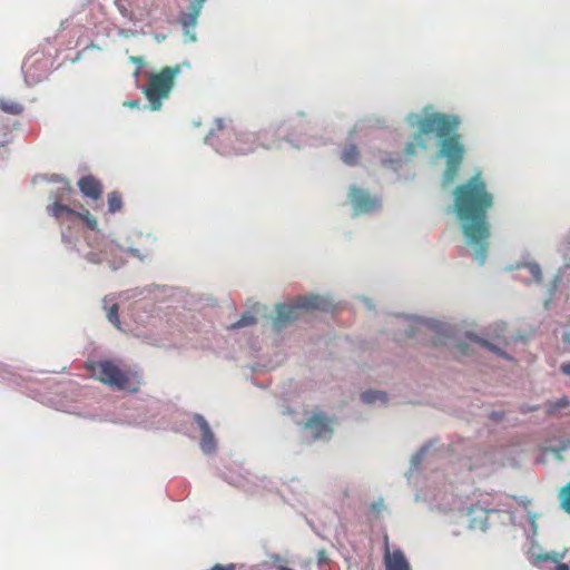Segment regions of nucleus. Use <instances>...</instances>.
Segmentation results:
<instances>
[{
    "instance_id": "26",
    "label": "nucleus",
    "mask_w": 570,
    "mask_h": 570,
    "mask_svg": "<svg viewBox=\"0 0 570 570\" xmlns=\"http://www.w3.org/2000/svg\"><path fill=\"white\" fill-rule=\"evenodd\" d=\"M235 568L236 567L234 563H228V564L217 563L210 570H235Z\"/></svg>"
},
{
    "instance_id": "32",
    "label": "nucleus",
    "mask_w": 570,
    "mask_h": 570,
    "mask_svg": "<svg viewBox=\"0 0 570 570\" xmlns=\"http://www.w3.org/2000/svg\"><path fill=\"white\" fill-rule=\"evenodd\" d=\"M126 105L129 106V107H137L138 106V101L137 100H131V101L126 102Z\"/></svg>"
},
{
    "instance_id": "14",
    "label": "nucleus",
    "mask_w": 570,
    "mask_h": 570,
    "mask_svg": "<svg viewBox=\"0 0 570 570\" xmlns=\"http://www.w3.org/2000/svg\"><path fill=\"white\" fill-rule=\"evenodd\" d=\"M110 299L108 297L104 298V308L106 309V316L108 321L117 328H121V322L119 317V306L117 303H112L108 305Z\"/></svg>"
},
{
    "instance_id": "11",
    "label": "nucleus",
    "mask_w": 570,
    "mask_h": 570,
    "mask_svg": "<svg viewBox=\"0 0 570 570\" xmlns=\"http://www.w3.org/2000/svg\"><path fill=\"white\" fill-rule=\"evenodd\" d=\"M206 0H194L191 1L188 12L181 13L179 21L183 27L194 28L197 24L198 17L200 14L202 8Z\"/></svg>"
},
{
    "instance_id": "31",
    "label": "nucleus",
    "mask_w": 570,
    "mask_h": 570,
    "mask_svg": "<svg viewBox=\"0 0 570 570\" xmlns=\"http://www.w3.org/2000/svg\"><path fill=\"white\" fill-rule=\"evenodd\" d=\"M62 189L66 190L68 194H70L72 191V188H71L69 181H66V187H63Z\"/></svg>"
},
{
    "instance_id": "20",
    "label": "nucleus",
    "mask_w": 570,
    "mask_h": 570,
    "mask_svg": "<svg viewBox=\"0 0 570 570\" xmlns=\"http://www.w3.org/2000/svg\"><path fill=\"white\" fill-rule=\"evenodd\" d=\"M558 498L561 509L570 514V481L560 489Z\"/></svg>"
},
{
    "instance_id": "8",
    "label": "nucleus",
    "mask_w": 570,
    "mask_h": 570,
    "mask_svg": "<svg viewBox=\"0 0 570 570\" xmlns=\"http://www.w3.org/2000/svg\"><path fill=\"white\" fill-rule=\"evenodd\" d=\"M333 421L323 413H314L305 423L304 429L311 431L314 439L328 438Z\"/></svg>"
},
{
    "instance_id": "33",
    "label": "nucleus",
    "mask_w": 570,
    "mask_h": 570,
    "mask_svg": "<svg viewBox=\"0 0 570 570\" xmlns=\"http://www.w3.org/2000/svg\"><path fill=\"white\" fill-rule=\"evenodd\" d=\"M277 570H294V569H292V568H289V567H286V566H283V564H279V566L277 567Z\"/></svg>"
},
{
    "instance_id": "3",
    "label": "nucleus",
    "mask_w": 570,
    "mask_h": 570,
    "mask_svg": "<svg viewBox=\"0 0 570 570\" xmlns=\"http://www.w3.org/2000/svg\"><path fill=\"white\" fill-rule=\"evenodd\" d=\"M181 72V66H166L158 72L148 76L142 92L149 102V108L157 111L161 108L163 101L170 96L175 86L176 77Z\"/></svg>"
},
{
    "instance_id": "18",
    "label": "nucleus",
    "mask_w": 570,
    "mask_h": 570,
    "mask_svg": "<svg viewBox=\"0 0 570 570\" xmlns=\"http://www.w3.org/2000/svg\"><path fill=\"white\" fill-rule=\"evenodd\" d=\"M468 337L470 341L479 344L480 346L482 347H485L490 351H492L493 353L500 355V356H503V357H508L501 348H499L495 344L491 343L490 341L485 340V338H482L475 334H472V333H468Z\"/></svg>"
},
{
    "instance_id": "35",
    "label": "nucleus",
    "mask_w": 570,
    "mask_h": 570,
    "mask_svg": "<svg viewBox=\"0 0 570 570\" xmlns=\"http://www.w3.org/2000/svg\"><path fill=\"white\" fill-rule=\"evenodd\" d=\"M564 342L570 344V332L566 334Z\"/></svg>"
},
{
    "instance_id": "4",
    "label": "nucleus",
    "mask_w": 570,
    "mask_h": 570,
    "mask_svg": "<svg viewBox=\"0 0 570 570\" xmlns=\"http://www.w3.org/2000/svg\"><path fill=\"white\" fill-rule=\"evenodd\" d=\"M88 368L97 374V379L117 390L136 393L140 386L139 375L129 370H124L112 361H99L91 363Z\"/></svg>"
},
{
    "instance_id": "7",
    "label": "nucleus",
    "mask_w": 570,
    "mask_h": 570,
    "mask_svg": "<svg viewBox=\"0 0 570 570\" xmlns=\"http://www.w3.org/2000/svg\"><path fill=\"white\" fill-rule=\"evenodd\" d=\"M348 196L356 213H370L380 207V200L376 197H372L356 186L351 187Z\"/></svg>"
},
{
    "instance_id": "1",
    "label": "nucleus",
    "mask_w": 570,
    "mask_h": 570,
    "mask_svg": "<svg viewBox=\"0 0 570 570\" xmlns=\"http://www.w3.org/2000/svg\"><path fill=\"white\" fill-rule=\"evenodd\" d=\"M453 207L466 243L473 247L474 258L483 264L491 235L488 213L493 207V195L488 190L481 173H475L453 191Z\"/></svg>"
},
{
    "instance_id": "12",
    "label": "nucleus",
    "mask_w": 570,
    "mask_h": 570,
    "mask_svg": "<svg viewBox=\"0 0 570 570\" xmlns=\"http://www.w3.org/2000/svg\"><path fill=\"white\" fill-rule=\"evenodd\" d=\"M385 568L386 570H410V564L402 551L395 550L391 553L387 550L385 554Z\"/></svg>"
},
{
    "instance_id": "19",
    "label": "nucleus",
    "mask_w": 570,
    "mask_h": 570,
    "mask_svg": "<svg viewBox=\"0 0 570 570\" xmlns=\"http://www.w3.org/2000/svg\"><path fill=\"white\" fill-rule=\"evenodd\" d=\"M361 399L366 404H374L376 402L386 403L387 396L381 391H365L361 394Z\"/></svg>"
},
{
    "instance_id": "15",
    "label": "nucleus",
    "mask_w": 570,
    "mask_h": 570,
    "mask_svg": "<svg viewBox=\"0 0 570 570\" xmlns=\"http://www.w3.org/2000/svg\"><path fill=\"white\" fill-rule=\"evenodd\" d=\"M343 163L347 166H355L360 160V150L354 144L346 145L341 156Z\"/></svg>"
},
{
    "instance_id": "9",
    "label": "nucleus",
    "mask_w": 570,
    "mask_h": 570,
    "mask_svg": "<svg viewBox=\"0 0 570 570\" xmlns=\"http://www.w3.org/2000/svg\"><path fill=\"white\" fill-rule=\"evenodd\" d=\"M194 420L202 431L200 448L205 453L214 452L216 448L214 433L210 430L208 422L200 414H195Z\"/></svg>"
},
{
    "instance_id": "6",
    "label": "nucleus",
    "mask_w": 570,
    "mask_h": 570,
    "mask_svg": "<svg viewBox=\"0 0 570 570\" xmlns=\"http://www.w3.org/2000/svg\"><path fill=\"white\" fill-rule=\"evenodd\" d=\"M265 136H266L265 131H262L258 134H253V132L239 134L236 136L233 149L238 155H246V154L255 151L258 146L269 148L271 146L263 144V139L265 138Z\"/></svg>"
},
{
    "instance_id": "23",
    "label": "nucleus",
    "mask_w": 570,
    "mask_h": 570,
    "mask_svg": "<svg viewBox=\"0 0 570 570\" xmlns=\"http://www.w3.org/2000/svg\"><path fill=\"white\" fill-rule=\"evenodd\" d=\"M524 267L528 269L531 278L535 283L542 282V271L539 264L537 263H528L524 265Z\"/></svg>"
},
{
    "instance_id": "37",
    "label": "nucleus",
    "mask_w": 570,
    "mask_h": 570,
    "mask_svg": "<svg viewBox=\"0 0 570 570\" xmlns=\"http://www.w3.org/2000/svg\"><path fill=\"white\" fill-rule=\"evenodd\" d=\"M500 330L501 332L503 331V327L502 326H498V328L495 330V332Z\"/></svg>"
},
{
    "instance_id": "29",
    "label": "nucleus",
    "mask_w": 570,
    "mask_h": 570,
    "mask_svg": "<svg viewBox=\"0 0 570 570\" xmlns=\"http://www.w3.org/2000/svg\"><path fill=\"white\" fill-rule=\"evenodd\" d=\"M561 371H562L564 374L570 375V363L562 364V365H561Z\"/></svg>"
},
{
    "instance_id": "17",
    "label": "nucleus",
    "mask_w": 570,
    "mask_h": 570,
    "mask_svg": "<svg viewBox=\"0 0 570 570\" xmlns=\"http://www.w3.org/2000/svg\"><path fill=\"white\" fill-rule=\"evenodd\" d=\"M0 109L3 112L10 114V115H20L23 111V106L14 100L2 98L0 99Z\"/></svg>"
},
{
    "instance_id": "28",
    "label": "nucleus",
    "mask_w": 570,
    "mask_h": 570,
    "mask_svg": "<svg viewBox=\"0 0 570 570\" xmlns=\"http://www.w3.org/2000/svg\"><path fill=\"white\" fill-rule=\"evenodd\" d=\"M130 61L139 67L144 65V59L141 57H131Z\"/></svg>"
},
{
    "instance_id": "36",
    "label": "nucleus",
    "mask_w": 570,
    "mask_h": 570,
    "mask_svg": "<svg viewBox=\"0 0 570 570\" xmlns=\"http://www.w3.org/2000/svg\"><path fill=\"white\" fill-rule=\"evenodd\" d=\"M380 505H381V503H380L379 505H376V504L374 503V504H373V510H375V511H377V512H379V511H380Z\"/></svg>"
},
{
    "instance_id": "21",
    "label": "nucleus",
    "mask_w": 570,
    "mask_h": 570,
    "mask_svg": "<svg viewBox=\"0 0 570 570\" xmlns=\"http://www.w3.org/2000/svg\"><path fill=\"white\" fill-rule=\"evenodd\" d=\"M75 216L81 219L91 230H95L98 226L97 219L89 213L88 209H83L81 212L76 210Z\"/></svg>"
},
{
    "instance_id": "2",
    "label": "nucleus",
    "mask_w": 570,
    "mask_h": 570,
    "mask_svg": "<svg viewBox=\"0 0 570 570\" xmlns=\"http://www.w3.org/2000/svg\"><path fill=\"white\" fill-rule=\"evenodd\" d=\"M407 122L416 127L413 139L406 144L404 153L407 157L416 155L417 150H426L430 147L429 136L434 135L441 144L438 155L445 159L443 183L451 184L458 176L464 159L465 148L461 136L456 134L460 120L454 115L432 112L425 116L412 114Z\"/></svg>"
},
{
    "instance_id": "13",
    "label": "nucleus",
    "mask_w": 570,
    "mask_h": 570,
    "mask_svg": "<svg viewBox=\"0 0 570 570\" xmlns=\"http://www.w3.org/2000/svg\"><path fill=\"white\" fill-rule=\"evenodd\" d=\"M563 556V553L558 552L538 554L535 557L534 564L539 566L541 562L552 561L553 563H556L554 570H570L567 563L560 562Z\"/></svg>"
},
{
    "instance_id": "16",
    "label": "nucleus",
    "mask_w": 570,
    "mask_h": 570,
    "mask_svg": "<svg viewBox=\"0 0 570 570\" xmlns=\"http://www.w3.org/2000/svg\"><path fill=\"white\" fill-rule=\"evenodd\" d=\"M49 213L57 219L62 218L63 216H75L76 210L70 208L67 205L61 204L56 200L51 206L48 207Z\"/></svg>"
},
{
    "instance_id": "27",
    "label": "nucleus",
    "mask_w": 570,
    "mask_h": 570,
    "mask_svg": "<svg viewBox=\"0 0 570 570\" xmlns=\"http://www.w3.org/2000/svg\"><path fill=\"white\" fill-rule=\"evenodd\" d=\"M455 348H456V352L459 354H462V355H466L468 354V345L463 342H459L456 345H455Z\"/></svg>"
},
{
    "instance_id": "22",
    "label": "nucleus",
    "mask_w": 570,
    "mask_h": 570,
    "mask_svg": "<svg viewBox=\"0 0 570 570\" xmlns=\"http://www.w3.org/2000/svg\"><path fill=\"white\" fill-rule=\"evenodd\" d=\"M122 207L121 195L117 191H112L108 195V208L110 213H116Z\"/></svg>"
},
{
    "instance_id": "5",
    "label": "nucleus",
    "mask_w": 570,
    "mask_h": 570,
    "mask_svg": "<svg viewBox=\"0 0 570 570\" xmlns=\"http://www.w3.org/2000/svg\"><path fill=\"white\" fill-rule=\"evenodd\" d=\"M327 302L321 296L309 295L299 297L295 304L285 305L278 304L276 306V316L273 320V327L275 331H281L287 324L299 318L302 311L311 309H326Z\"/></svg>"
},
{
    "instance_id": "25",
    "label": "nucleus",
    "mask_w": 570,
    "mask_h": 570,
    "mask_svg": "<svg viewBox=\"0 0 570 570\" xmlns=\"http://www.w3.org/2000/svg\"><path fill=\"white\" fill-rule=\"evenodd\" d=\"M117 8L124 18H127L130 21H135L132 11H130L121 1L117 2Z\"/></svg>"
},
{
    "instance_id": "30",
    "label": "nucleus",
    "mask_w": 570,
    "mask_h": 570,
    "mask_svg": "<svg viewBox=\"0 0 570 570\" xmlns=\"http://www.w3.org/2000/svg\"><path fill=\"white\" fill-rule=\"evenodd\" d=\"M568 400L567 399H562L559 401V403L557 404L558 407H564L568 405Z\"/></svg>"
},
{
    "instance_id": "24",
    "label": "nucleus",
    "mask_w": 570,
    "mask_h": 570,
    "mask_svg": "<svg viewBox=\"0 0 570 570\" xmlns=\"http://www.w3.org/2000/svg\"><path fill=\"white\" fill-rule=\"evenodd\" d=\"M256 323V318L255 316H253L252 314L249 313H246L244 314L237 322H235L234 324H232L229 326V328H242V327H246V326H249V325H253Z\"/></svg>"
},
{
    "instance_id": "34",
    "label": "nucleus",
    "mask_w": 570,
    "mask_h": 570,
    "mask_svg": "<svg viewBox=\"0 0 570 570\" xmlns=\"http://www.w3.org/2000/svg\"><path fill=\"white\" fill-rule=\"evenodd\" d=\"M272 560L274 562H278V561H281V557L278 554H274V556H272Z\"/></svg>"
},
{
    "instance_id": "10",
    "label": "nucleus",
    "mask_w": 570,
    "mask_h": 570,
    "mask_svg": "<svg viewBox=\"0 0 570 570\" xmlns=\"http://www.w3.org/2000/svg\"><path fill=\"white\" fill-rule=\"evenodd\" d=\"M78 187L86 197H89L94 200H97L101 197L102 186L100 181L91 175L80 178L78 181Z\"/></svg>"
}]
</instances>
